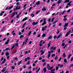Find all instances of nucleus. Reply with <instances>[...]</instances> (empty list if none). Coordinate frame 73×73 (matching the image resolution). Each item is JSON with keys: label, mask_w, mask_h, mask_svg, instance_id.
Returning a JSON list of instances; mask_svg holds the SVG:
<instances>
[{"label": "nucleus", "mask_w": 73, "mask_h": 73, "mask_svg": "<svg viewBox=\"0 0 73 73\" xmlns=\"http://www.w3.org/2000/svg\"><path fill=\"white\" fill-rule=\"evenodd\" d=\"M15 45H13L11 48V50H12V49H13V48H15Z\"/></svg>", "instance_id": "2f4dec72"}, {"label": "nucleus", "mask_w": 73, "mask_h": 73, "mask_svg": "<svg viewBox=\"0 0 73 73\" xmlns=\"http://www.w3.org/2000/svg\"><path fill=\"white\" fill-rule=\"evenodd\" d=\"M31 33L32 31H30L28 34V36H30L31 35Z\"/></svg>", "instance_id": "c85d7f7f"}, {"label": "nucleus", "mask_w": 73, "mask_h": 73, "mask_svg": "<svg viewBox=\"0 0 73 73\" xmlns=\"http://www.w3.org/2000/svg\"><path fill=\"white\" fill-rule=\"evenodd\" d=\"M58 58L57 57V56H56L55 58V60H56V59H57Z\"/></svg>", "instance_id": "a18cd8bd"}, {"label": "nucleus", "mask_w": 73, "mask_h": 73, "mask_svg": "<svg viewBox=\"0 0 73 73\" xmlns=\"http://www.w3.org/2000/svg\"><path fill=\"white\" fill-rule=\"evenodd\" d=\"M6 61V59H4L3 60V61L2 62V64H4V62H5V61Z\"/></svg>", "instance_id": "6ab92c4d"}, {"label": "nucleus", "mask_w": 73, "mask_h": 73, "mask_svg": "<svg viewBox=\"0 0 73 73\" xmlns=\"http://www.w3.org/2000/svg\"><path fill=\"white\" fill-rule=\"evenodd\" d=\"M28 38H27V39L26 40V42H27L28 41Z\"/></svg>", "instance_id": "e2e57ef3"}, {"label": "nucleus", "mask_w": 73, "mask_h": 73, "mask_svg": "<svg viewBox=\"0 0 73 73\" xmlns=\"http://www.w3.org/2000/svg\"><path fill=\"white\" fill-rule=\"evenodd\" d=\"M41 36V35L40 34H39V35H38V36H37V37H40V36Z\"/></svg>", "instance_id": "69168bd1"}, {"label": "nucleus", "mask_w": 73, "mask_h": 73, "mask_svg": "<svg viewBox=\"0 0 73 73\" xmlns=\"http://www.w3.org/2000/svg\"><path fill=\"white\" fill-rule=\"evenodd\" d=\"M20 4V3H19V2H17V3H16V5H19Z\"/></svg>", "instance_id": "5fc2aeb1"}, {"label": "nucleus", "mask_w": 73, "mask_h": 73, "mask_svg": "<svg viewBox=\"0 0 73 73\" xmlns=\"http://www.w3.org/2000/svg\"><path fill=\"white\" fill-rule=\"evenodd\" d=\"M40 70V68H39L36 71V73H37V72H38V71H39Z\"/></svg>", "instance_id": "c756f323"}, {"label": "nucleus", "mask_w": 73, "mask_h": 73, "mask_svg": "<svg viewBox=\"0 0 73 73\" xmlns=\"http://www.w3.org/2000/svg\"><path fill=\"white\" fill-rule=\"evenodd\" d=\"M68 23H65L64 26V27H67L68 25Z\"/></svg>", "instance_id": "412c9836"}, {"label": "nucleus", "mask_w": 73, "mask_h": 73, "mask_svg": "<svg viewBox=\"0 0 73 73\" xmlns=\"http://www.w3.org/2000/svg\"><path fill=\"white\" fill-rule=\"evenodd\" d=\"M9 50V49L8 48H6L5 49V50Z\"/></svg>", "instance_id": "338daca9"}, {"label": "nucleus", "mask_w": 73, "mask_h": 73, "mask_svg": "<svg viewBox=\"0 0 73 73\" xmlns=\"http://www.w3.org/2000/svg\"><path fill=\"white\" fill-rule=\"evenodd\" d=\"M31 16H32V17H33L35 16V15H34V14H32Z\"/></svg>", "instance_id": "7c9ffc66"}, {"label": "nucleus", "mask_w": 73, "mask_h": 73, "mask_svg": "<svg viewBox=\"0 0 73 73\" xmlns=\"http://www.w3.org/2000/svg\"><path fill=\"white\" fill-rule=\"evenodd\" d=\"M57 21H58V20L55 21L52 23V24H56V23Z\"/></svg>", "instance_id": "f3484780"}, {"label": "nucleus", "mask_w": 73, "mask_h": 73, "mask_svg": "<svg viewBox=\"0 0 73 73\" xmlns=\"http://www.w3.org/2000/svg\"><path fill=\"white\" fill-rule=\"evenodd\" d=\"M40 1H37V2L36 3V5H38L40 4Z\"/></svg>", "instance_id": "39448f33"}, {"label": "nucleus", "mask_w": 73, "mask_h": 73, "mask_svg": "<svg viewBox=\"0 0 73 73\" xmlns=\"http://www.w3.org/2000/svg\"><path fill=\"white\" fill-rule=\"evenodd\" d=\"M45 36H46V35L45 34H43L42 36V37H45Z\"/></svg>", "instance_id": "b1692460"}, {"label": "nucleus", "mask_w": 73, "mask_h": 73, "mask_svg": "<svg viewBox=\"0 0 73 73\" xmlns=\"http://www.w3.org/2000/svg\"><path fill=\"white\" fill-rule=\"evenodd\" d=\"M3 59H4V58H3V57H2L1 58V61H3Z\"/></svg>", "instance_id": "13d9d810"}, {"label": "nucleus", "mask_w": 73, "mask_h": 73, "mask_svg": "<svg viewBox=\"0 0 73 73\" xmlns=\"http://www.w3.org/2000/svg\"><path fill=\"white\" fill-rule=\"evenodd\" d=\"M27 60H31V58H30V57H27Z\"/></svg>", "instance_id": "58836bf2"}, {"label": "nucleus", "mask_w": 73, "mask_h": 73, "mask_svg": "<svg viewBox=\"0 0 73 73\" xmlns=\"http://www.w3.org/2000/svg\"><path fill=\"white\" fill-rule=\"evenodd\" d=\"M46 9H45V7L43 8L42 9V11H46Z\"/></svg>", "instance_id": "9d476101"}, {"label": "nucleus", "mask_w": 73, "mask_h": 73, "mask_svg": "<svg viewBox=\"0 0 73 73\" xmlns=\"http://www.w3.org/2000/svg\"><path fill=\"white\" fill-rule=\"evenodd\" d=\"M6 70V68H4L3 69L1 70V72H5V71Z\"/></svg>", "instance_id": "0eeeda50"}, {"label": "nucleus", "mask_w": 73, "mask_h": 73, "mask_svg": "<svg viewBox=\"0 0 73 73\" xmlns=\"http://www.w3.org/2000/svg\"><path fill=\"white\" fill-rule=\"evenodd\" d=\"M67 5H69V6H71V5H71V4H70V3H68L67 4Z\"/></svg>", "instance_id": "37998d69"}, {"label": "nucleus", "mask_w": 73, "mask_h": 73, "mask_svg": "<svg viewBox=\"0 0 73 73\" xmlns=\"http://www.w3.org/2000/svg\"><path fill=\"white\" fill-rule=\"evenodd\" d=\"M70 56H71V54H69V55L68 56V58H70Z\"/></svg>", "instance_id": "ea45409f"}, {"label": "nucleus", "mask_w": 73, "mask_h": 73, "mask_svg": "<svg viewBox=\"0 0 73 73\" xmlns=\"http://www.w3.org/2000/svg\"><path fill=\"white\" fill-rule=\"evenodd\" d=\"M60 33V31L58 30V29L57 31V34H58Z\"/></svg>", "instance_id": "cd10ccee"}, {"label": "nucleus", "mask_w": 73, "mask_h": 73, "mask_svg": "<svg viewBox=\"0 0 73 73\" xmlns=\"http://www.w3.org/2000/svg\"><path fill=\"white\" fill-rule=\"evenodd\" d=\"M42 62H44L45 61V59H43L42 60Z\"/></svg>", "instance_id": "c9c22d12"}, {"label": "nucleus", "mask_w": 73, "mask_h": 73, "mask_svg": "<svg viewBox=\"0 0 73 73\" xmlns=\"http://www.w3.org/2000/svg\"><path fill=\"white\" fill-rule=\"evenodd\" d=\"M64 21H66V20H67V18H65L64 19Z\"/></svg>", "instance_id": "e433bc0d"}, {"label": "nucleus", "mask_w": 73, "mask_h": 73, "mask_svg": "<svg viewBox=\"0 0 73 73\" xmlns=\"http://www.w3.org/2000/svg\"><path fill=\"white\" fill-rule=\"evenodd\" d=\"M15 13H16L15 12H14L13 13L11 17V18H12V17H14V16L15 15Z\"/></svg>", "instance_id": "423d86ee"}, {"label": "nucleus", "mask_w": 73, "mask_h": 73, "mask_svg": "<svg viewBox=\"0 0 73 73\" xmlns=\"http://www.w3.org/2000/svg\"><path fill=\"white\" fill-rule=\"evenodd\" d=\"M64 62H65V63H66V62H67L66 59V58L64 59Z\"/></svg>", "instance_id": "5701e85b"}, {"label": "nucleus", "mask_w": 73, "mask_h": 73, "mask_svg": "<svg viewBox=\"0 0 73 73\" xmlns=\"http://www.w3.org/2000/svg\"><path fill=\"white\" fill-rule=\"evenodd\" d=\"M15 46H19V43H17L15 44Z\"/></svg>", "instance_id": "393cba45"}, {"label": "nucleus", "mask_w": 73, "mask_h": 73, "mask_svg": "<svg viewBox=\"0 0 73 73\" xmlns=\"http://www.w3.org/2000/svg\"><path fill=\"white\" fill-rule=\"evenodd\" d=\"M43 70L45 73V72H46L47 71L46 68L45 67L44 68Z\"/></svg>", "instance_id": "6e6552de"}, {"label": "nucleus", "mask_w": 73, "mask_h": 73, "mask_svg": "<svg viewBox=\"0 0 73 73\" xmlns=\"http://www.w3.org/2000/svg\"><path fill=\"white\" fill-rule=\"evenodd\" d=\"M54 18H53L51 19L52 23L53 22V21H54Z\"/></svg>", "instance_id": "a878e982"}, {"label": "nucleus", "mask_w": 73, "mask_h": 73, "mask_svg": "<svg viewBox=\"0 0 73 73\" xmlns=\"http://www.w3.org/2000/svg\"><path fill=\"white\" fill-rule=\"evenodd\" d=\"M19 16H20V15H19V14L17 16V18H19Z\"/></svg>", "instance_id": "79ce46f5"}, {"label": "nucleus", "mask_w": 73, "mask_h": 73, "mask_svg": "<svg viewBox=\"0 0 73 73\" xmlns=\"http://www.w3.org/2000/svg\"><path fill=\"white\" fill-rule=\"evenodd\" d=\"M61 36H62V34H61V33H60L59 35L57 37L56 35H55L54 37V39H56V38L58 39Z\"/></svg>", "instance_id": "f257e3e1"}, {"label": "nucleus", "mask_w": 73, "mask_h": 73, "mask_svg": "<svg viewBox=\"0 0 73 73\" xmlns=\"http://www.w3.org/2000/svg\"><path fill=\"white\" fill-rule=\"evenodd\" d=\"M55 54H53L52 55V57H54V56H55Z\"/></svg>", "instance_id": "bf43d9fd"}, {"label": "nucleus", "mask_w": 73, "mask_h": 73, "mask_svg": "<svg viewBox=\"0 0 73 73\" xmlns=\"http://www.w3.org/2000/svg\"><path fill=\"white\" fill-rule=\"evenodd\" d=\"M22 62V61H20L18 63V65H20V64H21V63Z\"/></svg>", "instance_id": "bb28decb"}, {"label": "nucleus", "mask_w": 73, "mask_h": 73, "mask_svg": "<svg viewBox=\"0 0 73 73\" xmlns=\"http://www.w3.org/2000/svg\"><path fill=\"white\" fill-rule=\"evenodd\" d=\"M15 67V66H12L11 67V68L13 69H14Z\"/></svg>", "instance_id": "864d4df0"}, {"label": "nucleus", "mask_w": 73, "mask_h": 73, "mask_svg": "<svg viewBox=\"0 0 73 73\" xmlns=\"http://www.w3.org/2000/svg\"><path fill=\"white\" fill-rule=\"evenodd\" d=\"M32 8V7H30V9H29V12H30V11H31V10Z\"/></svg>", "instance_id": "473e14b6"}, {"label": "nucleus", "mask_w": 73, "mask_h": 73, "mask_svg": "<svg viewBox=\"0 0 73 73\" xmlns=\"http://www.w3.org/2000/svg\"><path fill=\"white\" fill-rule=\"evenodd\" d=\"M9 42H7L5 43V45H7L8 44H9Z\"/></svg>", "instance_id": "de8ad7c7"}, {"label": "nucleus", "mask_w": 73, "mask_h": 73, "mask_svg": "<svg viewBox=\"0 0 73 73\" xmlns=\"http://www.w3.org/2000/svg\"><path fill=\"white\" fill-rule=\"evenodd\" d=\"M24 32V29H23L21 31L22 33H23Z\"/></svg>", "instance_id": "603ef678"}, {"label": "nucleus", "mask_w": 73, "mask_h": 73, "mask_svg": "<svg viewBox=\"0 0 73 73\" xmlns=\"http://www.w3.org/2000/svg\"><path fill=\"white\" fill-rule=\"evenodd\" d=\"M50 54H48V58H49L50 57Z\"/></svg>", "instance_id": "72a5a7b5"}, {"label": "nucleus", "mask_w": 73, "mask_h": 73, "mask_svg": "<svg viewBox=\"0 0 73 73\" xmlns=\"http://www.w3.org/2000/svg\"><path fill=\"white\" fill-rule=\"evenodd\" d=\"M53 46H52L50 49V50H52V49L53 50Z\"/></svg>", "instance_id": "09e8293b"}, {"label": "nucleus", "mask_w": 73, "mask_h": 73, "mask_svg": "<svg viewBox=\"0 0 73 73\" xmlns=\"http://www.w3.org/2000/svg\"><path fill=\"white\" fill-rule=\"evenodd\" d=\"M61 0H59L58 1V4H60V3H61Z\"/></svg>", "instance_id": "a211bd4d"}, {"label": "nucleus", "mask_w": 73, "mask_h": 73, "mask_svg": "<svg viewBox=\"0 0 73 73\" xmlns=\"http://www.w3.org/2000/svg\"><path fill=\"white\" fill-rule=\"evenodd\" d=\"M53 67H51L50 68V66H49L48 68V70H51L53 68Z\"/></svg>", "instance_id": "9b49d317"}, {"label": "nucleus", "mask_w": 73, "mask_h": 73, "mask_svg": "<svg viewBox=\"0 0 73 73\" xmlns=\"http://www.w3.org/2000/svg\"><path fill=\"white\" fill-rule=\"evenodd\" d=\"M27 17H25V18L23 19L22 20V21H24L25 20H27Z\"/></svg>", "instance_id": "f8f14e48"}, {"label": "nucleus", "mask_w": 73, "mask_h": 73, "mask_svg": "<svg viewBox=\"0 0 73 73\" xmlns=\"http://www.w3.org/2000/svg\"><path fill=\"white\" fill-rule=\"evenodd\" d=\"M58 66H60V68H62V67H63V65H60L59 64L58 65Z\"/></svg>", "instance_id": "4be33fe9"}, {"label": "nucleus", "mask_w": 73, "mask_h": 73, "mask_svg": "<svg viewBox=\"0 0 73 73\" xmlns=\"http://www.w3.org/2000/svg\"><path fill=\"white\" fill-rule=\"evenodd\" d=\"M73 33V31L71 32V31H69L67 33V34H66L65 35V37H67L70 33Z\"/></svg>", "instance_id": "f03ea898"}, {"label": "nucleus", "mask_w": 73, "mask_h": 73, "mask_svg": "<svg viewBox=\"0 0 73 73\" xmlns=\"http://www.w3.org/2000/svg\"><path fill=\"white\" fill-rule=\"evenodd\" d=\"M38 21H37L36 22H33L32 23V25H37V24H38Z\"/></svg>", "instance_id": "20e7f679"}, {"label": "nucleus", "mask_w": 73, "mask_h": 73, "mask_svg": "<svg viewBox=\"0 0 73 73\" xmlns=\"http://www.w3.org/2000/svg\"><path fill=\"white\" fill-rule=\"evenodd\" d=\"M29 62H30V61H28V63H27V65H29Z\"/></svg>", "instance_id": "49530a36"}, {"label": "nucleus", "mask_w": 73, "mask_h": 73, "mask_svg": "<svg viewBox=\"0 0 73 73\" xmlns=\"http://www.w3.org/2000/svg\"><path fill=\"white\" fill-rule=\"evenodd\" d=\"M69 0H66L64 2V3H68V2H69Z\"/></svg>", "instance_id": "dca6fc26"}, {"label": "nucleus", "mask_w": 73, "mask_h": 73, "mask_svg": "<svg viewBox=\"0 0 73 73\" xmlns=\"http://www.w3.org/2000/svg\"><path fill=\"white\" fill-rule=\"evenodd\" d=\"M58 68H59L58 67V66H57L56 67V70H58Z\"/></svg>", "instance_id": "4c0bfd02"}, {"label": "nucleus", "mask_w": 73, "mask_h": 73, "mask_svg": "<svg viewBox=\"0 0 73 73\" xmlns=\"http://www.w3.org/2000/svg\"><path fill=\"white\" fill-rule=\"evenodd\" d=\"M47 26H46L44 27H43L42 29V31H44L46 30V28H47Z\"/></svg>", "instance_id": "7ed1b4c3"}, {"label": "nucleus", "mask_w": 73, "mask_h": 73, "mask_svg": "<svg viewBox=\"0 0 73 73\" xmlns=\"http://www.w3.org/2000/svg\"><path fill=\"white\" fill-rule=\"evenodd\" d=\"M65 11H64L63 12H62V15H63L64 14V13H65Z\"/></svg>", "instance_id": "a19ab883"}, {"label": "nucleus", "mask_w": 73, "mask_h": 73, "mask_svg": "<svg viewBox=\"0 0 73 73\" xmlns=\"http://www.w3.org/2000/svg\"><path fill=\"white\" fill-rule=\"evenodd\" d=\"M13 6H11L9 8V9L10 10L12 9V8H13Z\"/></svg>", "instance_id": "ddd939ff"}, {"label": "nucleus", "mask_w": 73, "mask_h": 73, "mask_svg": "<svg viewBox=\"0 0 73 73\" xmlns=\"http://www.w3.org/2000/svg\"><path fill=\"white\" fill-rule=\"evenodd\" d=\"M50 19H51L50 18H49V19H48L49 22H50Z\"/></svg>", "instance_id": "0e129e2a"}, {"label": "nucleus", "mask_w": 73, "mask_h": 73, "mask_svg": "<svg viewBox=\"0 0 73 73\" xmlns=\"http://www.w3.org/2000/svg\"><path fill=\"white\" fill-rule=\"evenodd\" d=\"M5 55L7 56H9V53L8 52H6L5 53Z\"/></svg>", "instance_id": "aec40b11"}, {"label": "nucleus", "mask_w": 73, "mask_h": 73, "mask_svg": "<svg viewBox=\"0 0 73 73\" xmlns=\"http://www.w3.org/2000/svg\"><path fill=\"white\" fill-rule=\"evenodd\" d=\"M24 35H21V36H20V38H22L24 37Z\"/></svg>", "instance_id": "f704fd0d"}, {"label": "nucleus", "mask_w": 73, "mask_h": 73, "mask_svg": "<svg viewBox=\"0 0 73 73\" xmlns=\"http://www.w3.org/2000/svg\"><path fill=\"white\" fill-rule=\"evenodd\" d=\"M39 60H42V58H41V57H40L39 58Z\"/></svg>", "instance_id": "052dcab7"}, {"label": "nucleus", "mask_w": 73, "mask_h": 73, "mask_svg": "<svg viewBox=\"0 0 73 73\" xmlns=\"http://www.w3.org/2000/svg\"><path fill=\"white\" fill-rule=\"evenodd\" d=\"M13 19L11 21V23H13Z\"/></svg>", "instance_id": "4d7b16f0"}, {"label": "nucleus", "mask_w": 73, "mask_h": 73, "mask_svg": "<svg viewBox=\"0 0 73 73\" xmlns=\"http://www.w3.org/2000/svg\"><path fill=\"white\" fill-rule=\"evenodd\" d=\"M64 30H66V29H67V28L65 27H64Z\"/></svg>", "instance_id": "680f3d73"}, {"label": "nucleus", "mask_w": 73, "mask_h": 73, "mask_svg": "<svg viewBox=\"0 0 73 73\" xmlns=\"http://www.w3.org/2000/svg\"><path fill=\"white\" fill-rule=\"evenodd\" d=\"M63 56L64 58H65V57H66V54H65V53H64L63 54Z\"/></svg>", "instance_id": "4468645a"}, {"label": "nucleus", "mask_w": 73, "mask_h": 73, "mask_svg": "<svg viewBox=\"0 0 73 73\" xmlns=\"http://www.w3.org/2000/svg\"><path fill=\"white\" fill-rule=\"evenodd\" d=\"M60 49H59L58 50V53H60Z\"/></svg>", "instance_id": "774afa93"}, {"label": "nucleus", "mask_w": 73, "mask_h": 73, "mask_svg": "<svg viewBox=\"0 0 73 73\" xmlns=\"http://www.w3.org/2000/svg\"><path fill=\"white\" fill-rule=\"evenodd\" d=\"M71 42H72V41H71V40H70L68 42V43H69V44H70Z\"/></svg>", "instance_id": "6e6d98bb"}, {"label": "nucleus", "mask_w": 73, "mask_h": 73, "mask_svg": "<svg viewBox=\"0 0 73 73\" xmlns=\"http://www.w3.org/2000/svg\"><path fill=\"white\" fill-rule=\"evenodd\" d=\"M10 56H8L7 57V59H9V57H10Z\"/></svg>", "instance_id": "8fccbe9b"}, {"label": "nucleus", "mask_w": 73, "mask_h": 73, "mask_svg": "<svg viewBox=\"0 0 73 73\" xmlns=\"http://www.w3.org/2000/svg\"><path fill=\"white\" fill-rule=\"evenodd\" d=\"M65 45V44L64 43H62V46H64Z\"/></svg>", "instance_id": "3c124183"}, {"label": "nucleus", "mask_w": 73, "mask_h": 73, "mask_svg": "<svg viewBox=\"0 0 73 73\" xmlns=\"http://www.w3.org/2000/svg\"><path fill=\"white\" fill-rule=\"evenodd\" d=\"M52 38V36H50L48 37V40H49V39H51Z\"/></svg>", "instance_id": "2eb2a0df"}, {"label": "nucleus", "mask_w": 73, "mask_h": 73, "mask_svg": "<svg viewBox=\"0 0 73 73\" xmlns=\"http://www.w3.org/2000/svg\"><path fill=\"white\" fill-rule=\"evenodd\" d=\"M39 12V11H37L36 12L35 14H36V15L37 14H38V13Z\"/></svg>", "instance_id": "c03bdc74"}, {"label": "nucleus", "mask_w": 73, "mask_h": 73, "mask_svg": "<svg viewBox=\"0 0 73 73\" xmlns=\"http://www.w3.org/2000/svg\"><path fill=\"white\" fill-rule=\"evenodd\" d=\"M51 43V41H49V43L48 44V48H49V46H50V44Z\"/></svg>", "instance_id": "1a4fd4ad"}]
</instances>
